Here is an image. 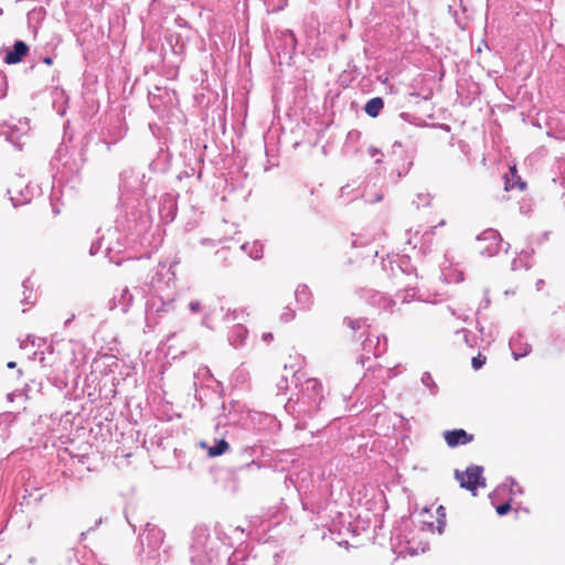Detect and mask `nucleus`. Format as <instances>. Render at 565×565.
<instances>
[{"mask_svg":"<svg viewBox=\"0 0 565 565\" xmlns=\"http://www.w3.org/2000/svg\"><path fill=\"white\" fill-rule=\"evenodd\" d=\"M173 264L159 263L156 273L147 281L149 295L146 301L145 320L148 328H153L177 309Z\"/></svg>","mask_w":565,"mask_h":565,"instance_id":"1","label":"nucleus"},{"mask_svg":"<svg viewBox=\"0 0 565 565\" xmlns=\"http://www.w3.org/2000/svg\"><path fill=\"white\" fill-rule=\"evenodd\" d=\"M215 533L216 536H212L210 530L203 525L194 527L190 546L192 565L213 564L220 555V542L231 547L235 541H243L244 537V529L241 526L228 525L225 530L217 526Z\"/></svg>","mask_w":565,"mask_h":565,"instance_id":"2","label":"nucleus"},{"mask_svg":"<svg viewBox=\"0 0 565 565\" xmlns=\"http://www.w3.org/2000/svg\"><path fill=\"white\" fill-rule=\"evenodd\" d=\"M323 401L322 384L317 379H307L301 385L297 401L289 399L285 405L288 413L312 417Z\"/></svg>","mask_w":565,"mask_h":565,"instance_id":"3","label":"nucleus"},{"mask_svg":"<svg viewBox=\"0 0 565 565\" xmlns=\"http://www.w3.org/2000/svg\"><path fill=\"white\" fill-rule=\"evenodd\" d=\"M164 534L161 529L147 523L143 532L140 534V559L148 565H159L167 562L169 553L167 547H162Z\"/></svg>","mask_w":565,"mask_h":565,"instance_id":"4","label":"nucleus"},{"mask_svg":"<svg viewBox=\"0 0 565 565\" xmlns=\"http://www.w3.org/2000/svg\"><path fill=\"white\" fill-rule=\"evenodd\" d=\"M382 268L390 277L401 280L412 279L417 269L412 264L411 257L407 255H388L382 262Z\"/></svg>","mask_w":565,"mask_h":565,"instance_id":"5","label":"nucleus"},{"mask_svg":"<svg viewBox=\"0 0 565 565\" xmlns=\"http://www.w3.org/2000/svg\"><path fill=\"white\" fill-rule=\"evenodd\" d=\"M482 473L483 467L470 465L465 471L456 469L455 478L457 481H459L461 488L470 491L473 495H476L478 487H486V479Z\"/></svg>","mask_w":565,"mask_h":565,"instance_id":"6","label":"nucleus"},{"mask_svg":"<svg viewBox=\"0 0 565 565\" xmlns=\"http://www.w3.org/2000/svg\"><path fill=\"white\" fill-rule=\"evenodd\" d=\"M477 239L480 243L479 252L484 257H492L497 255L500 247L503 245V239L500 233L493 228L483 231ZM510 247V243H504V253H508Z\"/></svg>","mask_w":565,"mask_h":565,"instance_id":"7","label":"nucleus"},{"mask_svg":"<svg viewBox=\"0 0 565 565\" xmlns=\"http://www.w3.org/2000/svg\"><path fill=\"white\" fill-rule=\"evenodd\" d=\"M30 130L29 120L26 118L20 119L17 125H9L8 129L1 131L6 136V139L11 142L18 150H21L23 142L21 141Z\"/></svg>","mask_w":565,"mask_h":565,"instance_id":"8","label":"nucleus"},{"mask_svg":"<svg viewBox=\"0 0 565 565\" xmlns=\"http://www.w3.org/2000/svg\"><path fill=\"white\" fill-rule=\"evenodd\" d=\"M437 226H430L424 233H419V231L407 232L408 238L407 244L413 245L414 248H417L419 245L420 250L426 254L430 249V245L435 235V230Z\"/></svg>","mask_w":565,"mask_h":565,"instance_id":"9","label":"nucleus"},{"mask_svg":"<svg viewBox=\"0 0 565 565\" xmlns=\"http://www.w3.org/2000/svg\"><path fill=\"white\" fill-rule=\"evenodd\" d=\"M444 439L448 447L456 448L458 446H463L473 440V435L467 433L462 428L445 430L443 433Z\"/></svg>","mask_w":565,"mask_h":565,"instance_id":"10","label":"nucleus"},{"mask_svg":"<svg viewBox=\"0 0 565 565\" xmlns=\"http://www.w3.org/2000/svg\"><path fill=\"white\" fill-rule=\"evenodd\" d=\"M296 45L297 40L294 32L291 30L282 31L278 38V44L276 47L278 55L291 57V55L295 53Z\"/></svg>","mask_w":565,"mask_h":565,"instance_id":"11","label":"nucleus"},{"mask_svg":"<svg viewBox=\"0 0 565 565\" xmlns=\"http://www.w3.org/2000/svg\"><path fill=\"white\" fill-rule=\"evenodd\" d=\"M134 292L128 287H124L118 294L114 295L111 299V309L118 308L122 313H126L134 302Z\"/></svg>","mask_w":565,"mask_h":565,"instance_id":"12","label":"nucleus"},{"mask_svg":"<svg viewBox=\"0 0 565 565\" xmlns=\"http://www.w3.org/2000/svg\"><path fill=\"white\" fill-rule=\"evenodd\" d=\"M509 347L514 360L524 358L531 352V345L523 341V335L520 332L511 337Z\"/></svg>","mask_w":565,"mask_h":565,"instance_id":"13","label":"nucleus"},{"mask_svg":"<svg viewBox=\"0 0 565 565\" xmlns=\"http://www.w3.org/2000/svg\"><path fill=\"white\" fill-rule=\"evenodd\" d=\"M29 47L25 42L18 40L14 42L12 50L8 51L4 56V62L7 64H17L22 61V58L26 55Z\"/></svg>","mask_w":565,"mask_h":565,"instance_id":"14","label":"nucleus"},{"mask_svg":"<svg viewBox=\"0 0 565 565\" xmlns=\"http://www.w3.org/2000/svg\"><path fill=\"white\" fill-rule=\"evenodd\" d=\"M418 279V274L412 276V279L401 280V284L405 285V289L396 294V298L402 302H409L416 298V286L415 282Z\"/></svg>","mask_w":565,"mask_h":565,"instance_id":"15","label":"nucleus"},{"mask_svg":"<svg viewBox=\"0 0 565 565\" xmlns=\"http://www.w3.org/2000/svg\"><path fill=\"white\" fill-rule=\"evenodd\" d=\"M383 339H384V343H381L380 337H376L375 344H374V340L372 338L367 337L362 343L363 351L366 353H372L375 358L382 355L386 351V341H387V339L385 337H383Z\"/></svg>","mask_w":565,"mask_h":565,"instance_id":"16","label":"nucleus"},{"mask_svg":"<svg viewBox=\"0 0 565 565\" xmlns=\"http://www.w3.org/2000/svg\"><path fill=\"white\" fill-rule=\"evenodd\" d=\"M525 182H523L518 174V170L515 166H512L509 168V174H504V190L511 191L515 188H519L520 190L525 189Z\"/></svg>","mask_w":565,"mask_h":565,"instance_id":"17","label":"nucleus"},{"mask_svg":"<svg viewBox=\"0 0 565 565\" xmlns=\"http://www.w3.org/2000/svg\"><path fill=\"white\" fill-rule=\"evenodd\" d=\"M247 333L248 331L243 324H235L228 332L230 344L236 349L242 347L245 342Z\"/></svg>","mask_w":565,"mask_h":565,"instance_id":"18","label":"nucleus"},{"mask_svg":"<svg viewBox=\"0 0 565 565\" xmlns=\"http://www.w3.org/2000/svg\"><path fill=\"white\" fill-rule=\"evenodd\" d=\"M296 301L303 309H309L312 303L311 292L307 285H299L295 291Z\"/></svg>","mask_w":565,"mask_h":565,"instance_id":"19","label":"nucleus"},{"mask_svg":"<svg viewBox=\"0 0 565 565\" xmlns=\"http://www.w3.org/2000/svg\"><path fill=\"white\" fill-rule=\"evenodd\" d=\"M201 447L206 449L209 457L221 456L230 449V445L225 439L216 440L214 446H207L205 441H202Z\"/></svg>","mask_w":565,"mask_h":565,"instance_id":"20","label":"nucleus"},{"mask_svg":"<svg viewBox=\"0 0 565 565\" xmlns=\"http://www.w3.org/2000/svg\"><path fill=\"white\" fill-rule=\"evenodd\" d=\"M46 11L43 7H38L28 12V24L33 31H36L41 22L44 20Z\"/></svg>","mask_w":565,"mask_h":565,"instance_id":"21","label":"nucleus"},{"mask_svg":"<svg viewBox=\"0 0 565 565\" xmlns=\"http://www.w3.org/2000/svg\"><path fill=\"white\" fill-rule=\"evenodd\" d=\"M241 249L246 252L250 258L260 259L263 257L264 245L259 241H254L252 243H244Z\"/></svg>","mask_w":565,"mask_h":565,"instance_id":"22","label":"nucleus"},{"mask_svg":"<svg viewBox=\"0 0 565 565\" xmlns=\"http://www.w3.org/2000/svg\"><path fill=\"white\" fill-rule=\"evenodd\" d=\"M384 107V100L381 97L371 98L364 106V111L372 118L379 116Z\"/></svg>","mask_w":565,"mask_h":565,"instance_id":"23","label":"nucleus"},{"mask_svg":"<svg viewBox=\"0 0 565 565\" xmlns=\"http://www.w3.org/2000/svg\"><path fill=\"white\" fill-rule=\"evenodd\" d=\"M370 302L373 306H377L382 309H388L393 301L388 299L384 294L379 291H372L370 295Z\"/></svg>","mask_w":565,"mask_h":565,"instance_id":"24","label":"nucleus"},{"mask_svg":"<svg viewBox=\"0 0 565 565\" xmlns=\"http://www.w3.org/2000/svg\"><path fill=\"white\" fill-rule=\"evenodd\" d=\"M420 383L428 390L429 395L436 396L439 393V387L429 372L422 374Z\"/></svg>","mask_w":565,"mask_h":565,"instance_id":"25","label":"nucleus"},{"mask_svg":"<svg viewBox=\"0 0 565 565\" xmlns=\"http://www.w3.org/2000/svg\"><path fill=\"white\" fill-rule=\"evenodd\" d=\"M62 158H61V150H58V157L57 158H54V160L52 161V166L54 169H56L57 173L61 174V178H66L67 174H68V171L72 173L73 172V169L70 168L67 170V161L63 162L62 164H60Z\"/></svg>","mask_w":565,"mask_h":565,"instance_id":"26","label":"nucleus"},{"mask_svg":"<svg viewBox=\"0 0 565 565\" xmlns=\"http://www.w3.org/2000/svg\"><path fill=\"white\" fill-rule=\"evenodd\" d=\"M22 287H23V299H22V302L24 303H34V300L32 299V294H33V285L31 282V279L30 278H26L23 280L22 282Z\"/></svg>","mask_w":565,"mask_h":565,"instance_id":"27","label":"nucleus"},{"mask_svg":"<svg viewBox=\"0 0 565 565\" xmlns=\"http://www.w3.org/2000/svg\"><path fill=\"white\" fill-rule=\"evenodd\" d=\"M431 198L428 193H418L416 198L413 200V204L416 205L417 209L420 206H428L430 204Z\"/></svg>","mask_w":565,"mask_h":565,"instance_id":"28","label":"nucleus"},{"mask_svg":"<svg viewBox=\"0 0 565 565\" xmlns=\"http://www.w3.org/2000/svg\"><path fill=\"white\" fill-rule=\"evenodd\" d=\"M457 334H462L463 341L469 348H473L477 344L476 335L471 334L469 330L460 329L457 331Z\"/></svg>","mask_w":565,"mask_h":565,"instance_id":"29","label":"nucleus"},{"mask_svg":"<svg viewBox=\"0 0 565 565\" xmlns=\"http://www.w3.org/2000/svg\"><path fill=\"white\" fill-rule=\"evenodd\" d=\"M268 10L277 12L282 10L287 6V0H265Z\"/></svg>","mask_w":565,"mask_h":565,"instance_id":"30","label":"nucleus"},{"mask_svg":"<svg viewBox=\"0 0 565 565\" xmlns=\"http://www.w3.org/2000/svg\"><path fill=\"white\" fill-rule=\"evenodd\" d=\"M437 514H438V519H437V523H438V526H437V531L439 534H441L444 532V527H445V524H446V512H445V508L443 505H439L437 508Z\"/></svg>","mask_w":565,"mask_h":565,"instance_id":"31","label":"nucleus"},{"mask_svg":"<svg viewBox=\"0 0 565 565\" xmlns=\"http://www.w3.org/2000/svg\"><path fill=\"white\" fill-rule=\"evenodd\" d=\"M344 321L347 322V324L352 329V330H358V329H361L362 327H364L366 324V320L365 319H351V318H345Z\"/></svg>","mask_w":565,"mask_h":565,"instance_id":"32","label":"nucleus"},{"mask_svg":"<svg viewBox=\"0 0 565 565\" xmlns=\"http://www.w3.org/2000/svg\"><path fill=\"white\" fill-rule=\"evenodd\" d=\"M486 361L487 358L483 354L479 353L478 355L472 358L471 365L475 370H479L484 365Z\"/></svg>","mask_w":565,"mask_h":565,"instance_id":"33","label":"nucleus"},{"mask_svg":"<svg viewBox=\"0 0 565 565\" xmlns=\"http://www.w3.org/2000/svg\"><path fill=\"white\" fill-rule=\"evenodd\" d=\"M29 342H30L32 345H38V347H40V345H41V344H40V342H41V339H40V338H36V337H34V335L29 334V335L26 337V339H25V340L21 341V343H20V348H21V349H26V347H28V343H29Z\"/></svg>","mask_w":565,"mask_h":565,"instance_id":"34","label":"nucleus"},{"mask_svg":"<svg viewBox=\"0 0 565 565\" xmlns=\"http://www.w3.org/2000/svg\"><path fill=\"white\" fill-rule=\"evenodd\" d=\"M295 318V311L289 307L285 308V311L280 315V320L284 322H289Z\"/></svg>","mask_w":565,"mask_h":565,"instance_id":"35","label":"nucleus"},{"mask_svg":"<svg viewBox=\"0 0 565 565\" xmlns=\"http://www.w3.org/2000/svg\"><path fill=\"white\" fill-rule=\"evenodd\" d=\"M102 523H103V518H98V519L95 521V523H94V525H93V526L88 527V529H87V531H84V532H82V533H81V535H79V541H81V542H82V541H84V540L86 539L87 534H88L90 531H93V530H95L96 527H98Z\"/></svg>","mask_w":565,"mask_h":565,"instance_id":"36","label":"nucleus"},{"mask_svg":"<svg viewBox=\"0 0 565 565\" xmlns=\"http://www.w3.org/2000/svg\"><path fill=\"white\" fill-rule=\"evenodd\" d=\"M511 510L509 502L497 505L495 511L499 515H505Z\"/></svg>","mask_w":565,"mask_h":565,"instance_id":"37","label":"nucleus"},{"mask_svg":"<svg viewBox=\"0 0 565 565\" xmlns=\"http://www.w3.org/2000/svg\"><path fill=\"white\" fill-rule=\"evenodd\" d=\"M288 375H282L279 382L277 383V388L279 392H286L288 388Z\"/></svg>","mask_w":565,"mask_h":565,"instance_id":"38","label":"nucleus"},{"mask_svg":"<svg viewBox=\"0 0 565 565\" xmlns=\"http://www.w3.org/2000/svg\"><path fill=\"white\" fill-rule=\"evenodd\" d=\"M7 93V77L0 72V98L4 97Z\"/></svg>","mask_w":565,"mask_h":565,"instance_id":"39","label":"nucleus"},{"mask_svg":"<svg viewBox=\"0 0 565 565\" xmlns=\"http://www.w3.org/2000/svg\"><path fill=\"white\" fill-rule=\"evenodd\" d=\"M103 239L104 238H100V239H97L96 242L92 243L90 248H89L90 255H96L99 252L102 244H103Z\"/></svg>","mask_w":565,"mask_h":565,"instance_id":"40","label":"nucleus"},{"mask_svg":"<svg viewBox=\"0 0 565 565\" xmlns=\"http://www.w3.org/2000/svg\"><path fill=\"white\" fill-rule=\"evenodd\" d=\"M201 302L199 300H192L190 303H189V310L191 312H199L201 310Z\"/></svg>","mask_w":565,"mask_h":565,"instance_id":"41","label":"nucleus"},{"mask_svg":"<svg viewBox=\"0 0 565 565\" xmlns=\"http://www.w3.org/2000/svg\"><path fill=\"white\" fill-rule=\"evenodd\" d=\"M237 319V310L231 311V309H227L226 313L224 315L225 321H233Z\"/></svg>","mask_w":565,"mask_h":565,"instance_id":"42","label":"nucleus"},{"mask_svg":"<svg viewBox=\"0 0 565 565\" xmlns=\"http://www.w3.org/2000/svg\"><path fill=\"white\" fill-rule=\"evenodd\" d=\"M198 376H202V377H212V374H211V371L209 367L206 366H203V367H200L198 370V373H196Z\"/></svg>","mask_w":565,"mask_h":565,"instance_id":"43","label":"nucleus"},{"mask_svg":"<svg viewBox=\"0 0 565 565\" xmlns=\"http://www.w3.org/2000/svg\"><path fill=\"white\" fill-rule=\"evenodd\" d=\"M361 137V132L358 130H351L348 134V140L349 141H358Z\"/></svg>","mask_w":565,"mask_h":565,"instance_id":"44","label":"nucleus"},{"mask_svg":"<svg viewBox=\"0 0 565 565\" xmlns=\"http://www.w3.org/2000/svg\"><path fill=\"white\" fill-rule=\"evenodd\" d=\"M354 0H337V3L340 8L349 10L353 4Z\"/></svg>","mask_w":565,"mask_h":565,"instance_id":"45","label":"nucleus"},{"mask_svg":"<svg viewBox=\"0 0 565 565\" xmlns=\"http://www.w3.org/2000/svg\"><path fill=\"white\" fill-rule=\"evenodd\" d=\"M211 322H212V312H206L202 319V324L207 328H213L211 326Z\"/></svg>","mask_w":565,"mask_h":565,"instance_id":"46","label":"nucleus"},{"mask_svg":"<svg viewBox=\"0 0 565 565\" xmlns=\"http://www.w3.org/2000/svg\"><path fill=\"white\" fill-rule=\"evenodd\" d=\"M522 265V258H514L511 263L512 270L519 269Z\"/></svg>","mask_w":565,"mask_h":565,"instance_id":"47","label":"nucleus"},{"mask_svg":"<svg viewBox=\"0 0 565 565\" xmlns=\"http://www.w3.org/2000/svg\"><path fill=\"white\" fill-rule=\"evenodd\" d=\"M256 450L255 446H246L242 448V454H246L247 456H252Z\"/></svg>","mask_w":565,"mask_h":565,"instance_id":"48","label":"nucleus"},{"mask_svg":"<svg viewBox=\"0 0 565 565\" xmlns=\"http://www.w3.org/2000/svg\"><path fill=\"white\" fill-rule=\"evenodd\" d=\"M367 152H369V154H370L371 157H375V156H377V154H381V156H382V152H381L377 148H375V147H370V148L367 149Z\"/></svg>","mask_w":565,"mask_h":565,"instance_id":"49","label":"nucleus"},{"mask_svg":"<svg viewBox=\"0 0 565 565\" xmlns=\"http://www.w3.org/2000/svg\"><path fill=\"white\" fill-rule=\"evenodd\" d=\"M128 184H127V177L125 175L122 179V182L119 185V189L121 191V196L124 195V191H126Z\"/></svg>","mask_w":565,"mask_h":565,"instance_id":"50","label":"nucleus"},{"mask_svg":"<svg viewBox=\"0 0 565 565\" xmlns=\"http://www.w3.org/2000/svg\"><path fill=\"white\" fill-rule=\"evenodd\" d=\"M273 338H274V337H273V333H270V332H265V333H263V335H262V339H263V341H265V342H270V341L273 340Z\"/></svg>","mask_w":565,"mask_h":565,"instance_id":"51","label":"nucleus"},{"mask_svg":"<svg viewBox=\"0 0 565 565\" xmlns=\"http://www.w3.org/2000/svg\"><path fill=\"white\" fill-rule=\"evenodd\" d=\"M382 199H383V194L379 193V194L375 195L374 199H366V201L370 202V203H375V202L382 201Z\"/></svg>","mask_w":565,"mask_h":565,"instance_id":"52","label":"nucleus"},{"mask_svg":"<svg viewBox=\"0 0 565 565\" xmlns=\"http://www.w3.org/2000/svg\"><path fill=\"white\" fill-rule=\"evenodd\" d=\"M11 200L13 202V205H15V206L20 205V204H23V203H25L28 201V199L20 200V199H14V198H11Z\"/></svg>","mask_w":565,"mask_h":565,"instance_id":"53","label":"nucleus"},{"mask_svg":"<svg viewBox=\"0 0 565 565\" xmlns=\"http://www.w3.org/2000/svg\"><path fill=\"white\" fill-rule=\"evenodd\" d=\"M505 490L504 487H498L494 492L490 495L491 499H493L494 495L499 494L500 492H503Z\"/></svg>","mask_w":565,"mask_h":565,"instance_id":"54","label":"nucleus"},{"mask_svg":"<svg viewBox=\"0 0 565 565\" xmlns=\"http://www.w3.org/2000/svg\"><path fill=\"white\" fill-rule=\"evenodd\" d=\"M509 480L511 481V489H510V491L512 493H514V489L513 488L516 487L519 489V486H518V483L513 479L510 478Z\"/></svg>","mask_w":565,"mask_h":565,"instance_id":"55","label":"nucleus"},{"mask_svg":"<svg viewBox=\"0 0 565 565\" xmlns=\"http://www.w3.org/2000/svg\"><path fill=\"white\" fill-rule=\"evenodd\" d=\"M43 62L46 64V65H51L53 63V58L51 56H45L43 58Z\"/></svg>","mask_w":565,"mask_h":565,"instance_id":"56","label":"nucleus"},{"mask_svg":"<svg viewBox=\"0 0 565 565\" xmlns=\"http://www.w3.org/2000/svg\"><path fill=\"white\" fill-rule=\"evenodd\" d=\"M210 243L212 244V243H213V241H212V239H209V238H203V239H201V244H202V245H207V244H210Z\"/></svg>","mask_w":565,"mask_h":565,"instance_id":"57","label":"nucleus"},{"mask_svg":"<svg viewBox=\"0 0 565 565\" xmlns=\"http://www.w3.org/2000/svg\"><path fill=\"white\" fill-rule=\"evenodd\" d=\"M7 366H8L9 369H14V367L17 366V363H15V362H13V361H10V362H8Z\"/></svg>","mask_w":565,"mask_h":565,"instance_id":"58","label":"nucleus"},{"mask_svg":"<svg viewBox=\"0 0 565 565\" xmlns=\"http://www.w3.org/2000/svg\"><path fill=\"white\" fill-rule=\"evenodd\" d=\"M490 305V299L488 297L484 298V305L483 308H488Z\"/></svg>","mask_w":565,"mask_h":565,"instance_id":"59","label":"nucleus"},{"mask_svg":"<svg viewBox=\"0 0 565 565\" xmlns=\"http://www.w3.org/2000/svg\"><path fill=\"white\" fill-rule=\"evenodd\" d=\"M74 318H75V316H74V315H72V317H71V318H68V319L65 321V326H68V324L73 321V319H74Z\"/></svg>","mask_w":565,"mask_h":565,"instance_id":"60","label":"nucleus"},{"mask_svg":"<svg viewBox=\"0 0 565 565\" xmlns=\"http://www.w3.org/2000/svg\"><path fill=\"white\" fill-rule=\"evenodd\" d=\"M53 213H54L55 215H57V214L60 213L58 207H56L54 204H53Z\"/></svg>","mask_w":565,"mask_h":565,"instance_id":"61","label":"nucleus"},{"mask_svg":"<svg viewBox=\"0 0 565 565\" xmlns=\"http://www.w3.org/2000/svg\"><path fill=\"white\" fill-rule=\"evenodd\" d=\"M170 216V220L174 218V213L170 211L164 217Z\"/></svg>","mask_w":565,"mask_h":565,"instance_id":"62","label":"nucleus"},{"mask_svg":"<svg viewBox=\"0 0 565 565\" xmlns=\"http://www.w3.org/2000/svg\"><path fill=\"white\" fill-rule=\"evenodd\" d=\"M225 253H226V250H225V249H221V250H217V252H216V255H217V256H222V255H223V254H225Z\"/></svg>","mask_w":565,"mask_h":565,"instance_id":"63","label":"nucleus"},{"mask_svg":"<svg viewBox=\"0 0 565 565\" xmlns=\"http://www.w3.org/2000/svg\"><path fill=\"white\" fill-rule=\"evenodd\" d=\"M543 284H544V281L540 279V280L536 282V287H537V289H540V288H541V286H542Z\"/></svg>","mask_w":565,"mask_h":565,"instance_id":"64","label":"nucleus"}]
</instances>
